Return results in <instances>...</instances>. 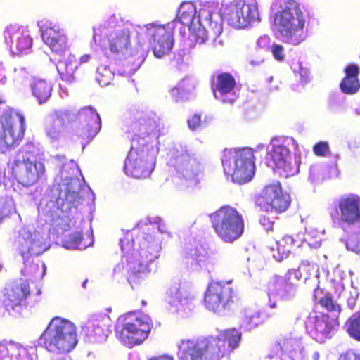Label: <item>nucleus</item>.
Returning a JSON list of instances; mask_svg holds the SVG:
<instances>
[{"instance_id":"f257e3e1","label":"nucleus","mask_w":360,"mask_h":360,"mask_svg":"<svg viewBox=\"0 0 360 360\" xmlns=\"http://www.w3.org/2000/svg\"><path fill=\"white\" fill-rule=\"evenodd\" d=\"M92 197L78 164L69 161V249L85 250L94 243L93 231L83 216V210Z\"/></svg>"},{"instance_id":"f03ea898","label":"nucleus","mask_w":360,"mask_h":360,"mask_svg":"<svg viewBox=\"0 0 360 360\" xmlns=\"http://www.w3.org/2000/svg\"><path fill=\"white\" fill-rule=\"evenodd\" d=\"M241 333L236 328L221 331L217 335L182 340L179 346L180 360H221L238 348Z\"/></svg>"},{"instance_id":"7ed1b4c3","label":"nucleus","mask_w":360,"mask_h":360,"mask_svg":"<svg viewBox=\"0 0 360 360\" xmlns=\"http://www.w3.org/2000/svg\"><path fill=\"white\" fill-rule=\"evenodd\" d=\"M274 25L285 43L297 45L304 39L305 19L298 2L289 0L274 14Z\"/></svg>"},{"instance_id":"20e7f679","label":"nucleus","mask_w":360,"mask_h":360,"mask_svg":"<svg viewBox=\"0 0 360 360\" xmlns=\"http://www.w3.org/2000/svg\"><path fill=\"white\" fill-rule=\"evenodd\" d=\"M120 321L116 327V337L129 348L142 344L153 328L152 319L141 312H128L121 317Z\"/></svg>"},{"instance_id":"39448f33","label":"nucleus","mask_w":360,"mask_h":360,"mask_svg":"<svg viewBox=\"0 0 360 360\" xmlns=\"http://www.w3.org/2000/svg\"><path fill=\"white\" fill-rule=\"evenodd\" d=\"M221 162L224 172L236 184L248 183L255 176V157L250 148L225 149Z\"/></svg>"},{"instance_id":"423d86ee","label":"nucleus","mask_w":360,"mask_h":360,"mask_svg":"<svg viewBox=\"0 0 360 360\" xmlns=\"http://www.w3.org/2000/svg\"><path fill=\"white\" fill-rule=\"evenodd\" d=\"M214 232L224 242L232 243L243 233L245 221L238 210L230 205L222 206L210 214Z\"/></svg>"},{"instance_id":"0eeeda50","label":"nucleus","mask_w":360,"mask_h":360,"mask_svg":"<svg viewBox=\"0 0 360 360\" xmlns=\"http://www.w3.org/2000/svg\"><path fill=\"white\" fill-rule=\"evenodd\" d=\"M69 124L73 136L80 139L82 150L84 149L101 129V119L97 111L90 106L75 110L69 116Z\"/></svg>"},{"instance_id":"6e6552de","label":"nucleus","mask_w":360,"mask_h":360,"mask_svg":"<svg viewBox=\"0 0 360 360\" xmlns=\"http://www.w3.org/2000/svg\"><path fill=\"white\" fill-rule=\"evenodd\" d=\"M26 156L17 160L13 166V175L24 186L36 184L44 174L45 166L41 161L39 150L33 143L25 146Z\"/></svg>"},{"instance_id":"1a4fd4ad","label":"nucleus","mask_w":360,"mask_h":360,"mask_svg":"<svg viewBox=\"0 0 360 360\" xmlns=\"http://www.w3.org/2000/svg\"><path fill=\"white\" fill-rule=\"evenodd\" d=\"M0 143L6 148H15L22 142L26 130L25 119L13 109L0 115Z\"/></svg>"},{"instance_id":"9d476101","label":"nucleus","mask_w":360,"mask_h":360,"mask_svg":"<svg viewBox=\"0 0 360 360\" xmlns=\"http://www.w3.org/2000/svg\"><path fill=\"white\" fill-rule=\"evenodd\" d=\"M191 40L195 44H202L207 40L215 41L223 31L222 22L217 18L213 19V13L210 7L200 8L197 22L188 27Z\"/></svg>"},{"instance_id":"9b49d317","label":"nucleus","mask_w":360,"mask_h":360,"mask_svg":"<svg viewBox=\"0 0 360 360\" xmlns=\"http://www.w3.org/2000/svg\"><path fill=\"white\" fill-rule=\"evenodd\" d=\"M291 202L290 194L283 191L279 181L266 184L255 200L256 205L260 209L277 214L287 211Z\"/></svg>"},{"instance_id":"f8f14e48","label":"nucleus","mask_w":360,"mask_h":360,"mask_svg":"<svg viewBox=\"0 0 360 360\" xmlns=\"http://www.w3.org/2000/svg\"><path fill=\"white\" fill-rule=\"evenodd\" d=\"M134 124L139 134L132 138L130 150L148 155L149 147L159 137V127L155 114L142 113L136 118Z\"/></svg>"},{"instance_id":"ddd939ff","label":"nucleus","mask_w":360,"mask_h":360,"mask_svg":"<svg viewBox=\"0 0 360 360\" xmlns=\"http://www.w3.org/2000/svg\"><path fill=\"white\" fill-rule=\"evenodd\" d=\"M235 298L236 293L230 282L212 281L205 291L204 302L208 310L222 314L231 309Z\"/></svg>"},{"instance_id":"4468645a","label":"nucleus","mask_w":360,"mask_h":360,"mask_svg":"<svg viewBox=\"0 0 360 360\" xmlns=\"http://www.w3.org/2000/svg\"><path fill=\"white\" fill-rule=\"evenodd\" d=\"M295 144L293 139L273 145L266 157V165L285 176H293L298 172L296 162L292 161L290 146Z\"/></svg>"},{"instance_id":"2eb2a0df","label":"nucleus","mask_w":360,"mask_h":360,"mask_svg":"<svg viewBox=\"0 0 360 360\" xmlns=\"http://www.w3.org/2000/svg\"><path fill=\"white\" fill-rule=\"evenodd\" d=\"M174 21L165 25L150 23L145 26L144 34L151 45L154 56L158 58L167 55L173 47Z\"/></svg>"},{"instance_id":"dca6fc26","label":"nucleus","mask_w":360,"mask_h":360,"mask_svg":"<svg viewBox=\"0 0 360 360\" xmlns=\"http://www.w3.org/2000/svg\"><path fill=\"white\" fill-rule=\"evenodd\" d=\"M330 216L334 222L348 225L360 222V196L349 194L333 202Z\"/></svg>"},{"instance_id":"f3484780","label":"nucleus","mask_w":360,"mask_h":360,"mask_svg":"<svg viewBox=\"0 0 360 360\" xmlns=\"http://www.w3.org/2000/svg\"><path fill=\"white\" fill-rule=\"evenodd\" d=\"M68 320L54 317L38 340L39 346L47 351L62 353L65 351L68 341L66 327Z\"/></svg>"},{"instance_id":"a211bd4d","label":"nucleus","mask_w":360,"mask_h":360,"mask_svg":"<svg viewBox=\"0 0 360 360\" xmlns=\"http://www.w3.org/2000/svg\"><path fill=\"white\" fill-rule=\"evenodd\" d=\"M32 293L28 281L19 278L7 284L4 288V302L8 310L20 311L26 307Z\"/></svg>"},{"instance_id":"6ab92c4d","label":"nucleus","mask_w":360,"mask_h":360,"mask_svg":"<svg viewBox=\"0 0 360 360\" xmlns=\"http://www.w3.org/2000/svg\"><path fill=\"white\" fill-rule=\"evenodd\" d=\"M259 20L255 0H236L230 15V23L237 28H245Z\"/></svg>"},{"instance_id":"aec40b11","label":"nucleus","mask_w":360,"mask_h":360,"mask_svg":"<svg viewBox=\"0 0 360 360\" xmlns=\"http://www.w3.org/2000/svg\"><path fill=\"white\" fill-rule=\"evenodd\" d=\"M4 37L6 43L18 53H26L32 47V39L23 27L10 25L4 30Z\"/></svg>"},{"instance_id":"412c9836","label":"nucleus","mask_w":360,"mask_h":360,"mask_svg":"<svg viewBox=\"0 0 360 360\" xmlns=\"http://www.w3.org/2000/svg\"><path fill=\"white\" fill-rule=\"evenodd\" d=\"M344 290L345 285L342 281L332 280L330 288L328 291L324 292L323 289L317 286L314 290V297L316 298V294L319 292L323 293V296L319 300V304L328 313H333V316H338L339 318L342 308L341 305L334 300L333 295L337 299H339Z\"/></svg>"},{"instance_id":"4be33fe9","label":"nucleus","mask_w":360,"mask_h":360,"mask_svg":"<svg viewBox=\"0 0 360 360\" xmlns=\"http://www.w3.org/2000/svg\"><path fill=\"white\" fill-rule=\"evenodd\" d=\"M146 154L129 150L124 162V170L127 174L134 178L148 177L153 170L151 161L147 160Z\"/></svg>"},{"instance_id":"5701e85b","label":"nucleus","mask_w":360,"mask_h":360,"mask_svg":"<svg viewBox=\"0 0 360 360\" xmlns=\"http://www.w3.org/2000/svg\"><path fill=\"white\" fill-rule=\"evenodd\" d=\"M303 350L304 347L299 340L294 338H284L272 346L269 356L278 357L281 360L286 357L292 360H300L302 357Z\"/></svg>"},{"instance_id":"b1692460","label":"nucleus","mask_w":360,"mask_h":360,"mask_svg":"<svg viewBox=\"0 0 360 360\" xmlns=\"http://www.w3.org/2000/svg\"><path fill=\"white\" fill-rule=\"evenodd\" d=\"M339 325V318L338 316L330 317L328 314H321L315 317L314 334L316 338L323 341L324 339L331 338Z\"/></svg>"},{"instance_id":"393cba45","label":"nucleus","mask_w":360,"mask_h":360,"mask_svg":"<svg viewBox=\"0 0 360 360\" xmlns=\"http://www.w3.org/2000/svg\"><path fill=\"white\" fill-rule=\"evenodd\" d=\"M41 37L53 51L56 53H65V35L63 30L58 25H53L46 26L42 30Z\"/></svg>"},{"instance_id":"a878e982","label":"nucleus","mask_w":360,"mask_h":360,"mask_svg":"<svg viewBox=\"0 0 360 360\" xmlns=\"http://www.w3.org/2000/svg\"><path fill=\"white\" fill-rule=\"evenodd\" d=\"M110 51L118 56L125 55L131 49L130 32L129 30H118L108 37Z\"/></svg>"},{"instance_id":"bb28decb","label":"nucleus","mask_w":360,"mask_h":360,"mask_svg":"<svg viewBox=\"0 0 360 360\" xmlns=\"http://www.w3.org/2000/svg\"><path fill=\"white\" fill-rule=\"evenodd\" d=\"M108 320L105 317L90 321L87 326L82 327V330L90 341L100 342L108 337L109 328Z\"/></svg>"},{"instance_id":"cd10ccee","label":"nucleus","mask_w":360,"mask_h":360,"mask_svg":"<svg viewBox=\"0 0 360 360\" xmlns=\"http://www.w3.org/2000/svg\"><path fill=\"white\" fill-rule=\"evenodd\" d=\"M345 77L340 82L341 91L346 94H354L360 89L358 79L359 68L355 64H349L345 68Z\"/></svg>"},{"instance_id":"c85d7f7f","label":"nucleus","mask_w":360,"mask_h":360,"mask_svg":"<svg viewBox=\"0 0 360 360\" xmlns=\"http://www.w3.org/2000/svg\"><path fill=\"white\" fill-rule=\"evenodd\" d=\"M186 268L191 271H199L202 269H208L213 266V261L210 255L207 252H201L195 250L194 254H190L185 257Z\"/></svg>"},{"instance_id":"c756f323","label":"nucleus","mask_w":360,"mask_h":360,"mask_svg":"<svg viewBox=\"0 0 360 360\" xmlns=\"http://www.w3.org/2000/svg\"><path fill=\"white\" fill-rule=\"evenodd\" d=\"M67 117L65 112H54L46 127L47 136L53 139H59L65 131Z\"/></svg>"},{"instance_id":"7c9ffc66","label":"nucleus","mask_w":360,"mask_h":360,"mask_svg":"<svg viewBox=\"0 0 360 360\" xmlns=\"http://www.w3.org/2000/svg\"><path fill=\"white\" fill-rule=\"evenodd\" d=\"M302 278L300 268L288 269L283 277L274 276V281L285 292L295 290L298 281Z\"/></svg>"},{"instance_id":"2f4dec72","label":"nucleus","mask_w":360,"mask_h":360,"mask_svg":"<svg viewBox=\"0 0 360 360\" xmlns=\"http://www.w3.org/2000/svg\"><path fill=\"white\" fill-rule=\"evenodd\" d=\"M236 84V79L231 74L223 72L217 75L215 81L212 83V89L214 94L216 91H218L221 94L225 95L233 91Z\"/></svg>"},{"instance_id":"473e14b6","label":"nucleus","mask_w":360,"mask_h":360,"mask_svg":"<svg viewBox=\"0 0 360 360\" xmlns=\"http://www.w3.org/2000/svg\"><path fill=\"white\" fill-rule=\"evenodd\" d=\"M195 14V6L191 2H184L179 7L176 18L183 25L191 27L197 22Z\"/></svg>"},{"instance_id":"72a5a7b5","label":"nucleus","mask_w":360,"mask_h":360,"mask_svg":"<svg viewBox=\"0 0 360 360\" xmlns=\"http://www.w3.org/2000/svg\"><path fill=\"white\" fill-rule=\"evenodd\" d=\"M176 166L182 172H191L195 176L198 162L193 155L187 151L182 152L175 158Z\"/></svg>"},{"instance_id":"f704fd0d","label":"nucleus","mask_w":360,"mask_h":360,"mask_svg":"<svg viewBox=\"0 0 360 360\" xmlns=\"http://www.w3.org/2000/svg\"><path fill=\"white\" fill-rule=\"evenodd\" d=\"M32 91L39 103L41 104L50 98L52 86L44 79H35L32 85Z\"/></svg>"},{"instance_id":"c9c22d12","label":"nucleus","mask_w":360,"mask_h":360,"mask_svg":"<svg viewBox=\"0 0 360 360\" xmlns=\"http://www.w3.org/2000/svg\"><path fill=\"white\" fill-rule=\"evenodd\" d=\"M126 269L127 271V280L131 285L142 281L144 271L141 264L134 260L127 261Z\"/></svg>"},{"instance_id":"e433bc0d","label":"nucleus","mask_w":360,"mask_h":360,"mask_svg":"<svg viewBox=\"0 0 360 360\" xmlns=\"http://www.w3.org/2000/svg\"><path fill=\"white\" fill-rule=\"evenodd\" d=\"M345 327L348 335L360 342V310L354 313L346 321Z\"/></svg>"},{"instance_id":"4c0bfd02","label":"nucleus","mask_w":360,"mask_h":360,"mask_svg":"<svg viewBox=\"0 0 360 360\" xmlns=\"http://www.w3.org/2000/svg\"><path fill=\"white\" fill-rule=\"evenodd\" d=\"M274 239L276 246L272 247V250L278 252V259L281 260L283 257H286L291 252L294 245V240L290 236H285L281 238H276Z\"/></svg>"},{"instance_id":"58836bf2","label":"nucleus","mask_w":360,"mask_h":360,"mask_svg":"<svg viewBox=\"0 0 360 360\" xmlns=\"http://www.w3.org/2000/svg\"><path fill=\"white\" fill-rule=\"evenodd\" d=\"M155 227L153 225L146 226L141 231V245L143 248L150 247L156 240Z\"/></svg>"},{"instance_id":"ea45409f","label":"nucleus","mask_w":360,"mask_h":360,"mask_svg":"<svg viewBox=\"0 0 360 360\" xmlns=\"http://www.w3.org/2000/svg\"><path fill=\"white\" fill-rule=\"evenodd\" d=\"M207 123V118L205 117L204 119L202 120V115L200 113H195L187 120L188 127L189 129L193 131L206 126Z\"/></svg>"},{"instance_id":"a19ab883","label":"nucleus","mask_w":360,"mask_h":360,"mask_svg":"<svg viewBox=\"0 0 360 360\" xmlns=\"http://www.w3.org/2000/svg\"><path fill=\"white\" fill-rule=\"evenodd\" d=\"M96 80L101 86L109 84L112 79V72L105 68H100L97 70Z\"/></svg>"},{"instance_id":"79ce46f5","label":"nucleus","mask_w":360,"mask_h":360,"mask_svg":"<svg viewBox=\"0 0 360 360\" xmlns=\"http://www.w3.org/2000/svg\"><path fill=\"white\" fill-rule=\"evenodd\" d=\"M78 337V328L74 323L69 321V351L77 346Z\"/></svg>"},{"instance_id":"37998d69","label":"nucleus","mask_w":360,"mask_h":360,"mask_svg":"<svg viewBox=\"0 0 360 360\" xmlns=\"http://www.w3.org/2000/svg\"><path fill=\"white\" fill-rule=\"evenodd\" d=\"M16 347L13 344L0 345V360H11L13 350Z\"/></svg>"},{"instance_id":"c03bdc74","label":"nucleus","mask_w":360,"mask_h":360,"mask_svg":"<svg viewBox=\"0 0 360 360\" xmlns=\"http://www.w3.org/2000/svg\"><path fill=\"white\" fill-rule=\"evenodd\" d=\"M244 322L249 329H252L260 324V316L257 313L245 315Z\"/></svg>"},{"instance_id":"a18cd8bd","label":"nucleus","mask_w":360,"mask_h":360,"mask_svg":"<svg viewBox=\"0 0 360 360\" xmlns=\"http://www.w3.org/2000/svg\"><path fill=\"white\" fill-rule=\"evenodd\" d=\"M313 151L317 156H326L329 153V146L325 141H320L314 146Z\"/></svg>"},{"instance_id":"49530a36","label":"nucleus","mask_w":360,"mask_h":360,"mask_svg":"<svg viewBox=\"0 0 360 360\" xmlns=\"http://www.w3.org/2000/svg\"><path fill=\"white\" fill-rule=\"evenodd\" d=\"M283 51V47L280 44H273L271 46V53L277 61H283L285 59Z\"/></svg>"},{"instance_id":"de8ad7c7","label":"nucleus","mask_w":360,"mask_h":360,"mask_svg":"<svg viewBox=\"0 0 360 360\" xmlns=\"http://www.w3.org/2000/svg\"><path fill=\"white\" fill-rule=\"evenodd\" d=\"M136 56L130 55L125 60V65L129 66V73H133L140 67L143 60L135 63Z\"/></svg>"},{"instance_id":"09e8293b","label":"nucleus","mask_w":360,"mask_h":360,"mask_svg":"<svg viewBox=\"0 0 360 360\" xmlns=\"http://www.w3.org/2000/svg\"><path fill=\"white\" fill-rule=\"evenodd\" d=\"M56 69L61 79L65 81L68 76V63L65 60H58L56 63Z\"/></svg>"},{"instance_id":"8fccbe9b","label":"nucleus","mask_w":360,"mask_h":360,"mask_svg":"<svg viewBox=\"0 0 360 360\" xmlns=\"http://www.w3.org/2000/svg\"><path fill=\"white\" fill-rule=\"evenodd\" d=\"M259 221L266 231H273L274 221H271L269 217L262 215L260 217Z\"/></svg>"},{"instance_id":"3c124183","label":"nucleus","mask_w":360,"mask_h":360,"mask_svg":"<svg viewBox=\"0 0 360 360\" xmlns=\"http://www.w3.org/2000/svg\"><path fill=\"white\" fill-rule=\"evenodd\" d=\"M359 355L354 352H347L342 354L339 360H358Z\"/></svg>"},{"instance_id":"603ef678","label":"nucleus","mask_w":360,"mask_h":360,"mask_svg":"<svg viewBox=\"0 0 360 360\" xmlns=\"http://www.w3.org/2000/svg\"><path fill=\"white\" fill-rule=\"evenodd\" d=\"M58 219H59V218H58V219H56V220H55V219H53V221H55V225H54V226H55L56 231L57 232H59V231H60V230H61L62 231H65V230H66V229H65V228H64V229H63V228L62 227V225H63L65 227L66 226L65 220H64L63 219H61V221H64V224H62V223H60V222H58Z\"/></svg>"},{"instance_id":"864d4df0","label":"nucleus","mask_w":360,"mask_h":360,"mask_svg":"<svg viewBox=\"0 0 360 360\" xmlns=\"http://www.w3.org/2000/svg\"><path fill=\"white\" fill-rule=\"evenodd\" d=\"M148 360H174V357L169 355H160L158 356H153Z\"/></svg>"},{"instance_id":"5fc2aeb1","label":"nucleus","mask_w":360,"mask_h":360,"mask_svg":"<svg viewBox=\"0 0 360 360\" xmlns=\"http://www.w3.org/2000/svg\"><path fill=\"white\" fill-rule=\"evenodd\" d=\"M347 305L349 309H350L352 310L354 309L355 307V305H356V299L354 297L349 298L347 300Z\"/></svg>"},{"instance_id":"6e6d98bb","label":"nucleus","mask_w":360,"mask_h":360,"mask_svg":"<svg viewBox=\"0 0 360 360\" xmlns=\"http://www.w3.org/2000/svg\"><path fill=\"white\" fill-rule=\"evenodd\" d=\"M91 58V56L89 54L83 55L79 59V64L87 63Z\"/></svg>"},{"instance_id":"4d7b16f0","label":"nucleus","mask_w":360,"mask_h":360,"mask_svg":"<svg viewBox=\"0 0 360 360\" xmlns=\"http://www.w3.org/2000/svg\"><path fill=\"white\" fill-rule=\"evenodd\" d=\"M274 80V77H270L269 78L267 79V82L269 84H271V82ZM268 89L269 91H273L274 89H278V86L277 85H274V86H271V85H269L268 86Z\"/></svg>"},{"instance_id":"13d9d810","label":"nucleus","mask_w":360,"mask_h":360,"mask_svg":"<svg viewBox=\"0 0 360 360\" xmlns=\"http://www.w3.org/2000/svg\"><path fill=\"white\" fill-rule=\"evenodd\" d=\"M181 302V296H177L175 297V299L173 300L174 303L179 304Z\"/></svg>"},{"instance_id":"bf43d9fd","label":"nucleus","mask_w":360,"mask_h":360,"mask_svg":"<svg viewBox=\"0 0 360 360\" xmlns=\"http://www.w3.org/2000/svg\"><path fill=\"white\" fill-rule=\"evenodd\" d=\"M355 248L356 252L360 254V239L358 240Z\"/></svg>"},{"instance_id":"052dcab7","label":"nucleus","mask_w":360,"mask_h":360,"mask_svg":"<svg viewBox=\"0 0 360 360\" xmlns=\"http://www.w3.org/2000/svg\"><path fill=\"white\" fill-rule=\"evenodd\" d=\"M74 63H76L77 61L75 59H74ZM73 63V61L72 60V59L69 58V65H72Z\"/></svg>"},{"instance_id":"680f3d73","label":"nucleus","mask_w":360,"mask_h":360,"mask_svg":"<svg viewBox=\"0 0 360 360\" xmlns=\"http://www.w3.org/2000/svg\"><path fill=\"white\" fill-rule=\"evenodd\" d=\"M87 281H88L87 280H85V281L82 283V286H83L84 288H86V283H87Z\"/></svg>"},{"instance_id":"e2e57ef3","label":"nucleus","mask_w":360,"mask_h":360,"mask_svg":"<svg viewBox=\"0 0 360 360\" xmlns=\"http://www.w3.org/2000/svg\"><path fill=\"white\" fill-rule=\"evenodd\" d=\"M176 90V91H179V89H178L177 88H172V89H171V91H172V93H174V91H175Z\"/></svg>"},{"instance_id":"0e129e2a","label":"nucleus","mask_w":360,"mask_h":360,"mask_svg":"<svg viewBox=\"0 0 360 360\" xmlns=\"http://www.w3.org/2000/svg\"><path fill=\"white\" fill-rule=\"evenodd\" d=\"M101 46H105V41H103L102 44L101 43Z\"/></svg>"},{"instance_id":"69168bd1","label":"nucleus","mask_w":360,"mask_h":360,"mask_svg":"<svg viewBox=\"0 0 360 360\" xmlns=\"http://www.w3.org/2000/svg\"><path fill=\"white\" fill-rule=\"evenodd\" d=\"M1 269H2V264H1V263L0 262V271L1 270Z\"/></svg>"},{"instance_id":"338daca9","label":"nucleus","mask_w":360,"mask_h":360,"mask_svg":"<svg viewBox=\"0 0 360 360\" xmlns=\"http://www.w3.org/2000/svg\"><path fill=\"white\" fill-rule=\"evenodd\" d=\"M74 68H75V69H77V65H75L74 66Z\"/></svg>"},{"instance_id":"774afa93","label":"nucleus","mask_w":360,"mask_h":360,"mask_svg":"<svg viewBox=\"0 0 360 360\" xmlns=\"http://www.w3.org/2000/svg\"><path fill=\"white\" fill-rule=\"evenodd\" d=\"M358 360H360V356L359 355V358H358Z\"/></svg>"}]
</instances>
